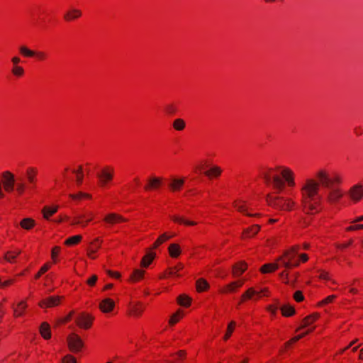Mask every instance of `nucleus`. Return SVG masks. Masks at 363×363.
<instances>
[{"mask_svg": "<svg viewBox=\"0 0 363 363\" xmlns=\"http://www.w3.org/2000/svg\"><path fill=\"white\" fill-rule=\"evenodd\" d=\"M343 182L342 177L336 172H330L327 169H318L314 177L306 178L300 186L301 203L303 211L314 215L323 208L320 187L329 189L327 200L330 203H337L344 196L343 190L338 186Z\"/></svg>", "mask_w": 363, "mask_h": 363, "instance_id": "1", "label": "nucleus"}, {"mask_svg": "<svg viewBox=\"0 0 363 363\" xmlns=\"http://www.w3.org/2000/svg\"><path fill=\"white\" fill-rule=\"evenodd\" d=\"M38 173V168L34 166L26 168L24 178L16 179L11 172H3L1 180L0 179V199L5 198V193L11 194L16 191L18 196H22L26 191H35L37 189Z\"/></svg>", "mask_w": 363, "mask_h": 363, "instance_id": "2", "label": "nucleus"}, {"mask_svg": "<svg viewBox=\"0 0 363 363\" xmlns=\"http://www.w3.org/2000/svg\"><path fill=\"white\" fill-rule=\"evenodd\" d=\"M262 175L265 184L277 194L296 186L295 172L287 166L268 168L263 171Z\"/></svg>", "mask_w": 363, "mask_h": 363, "instance_id": "3", "label": "nucleus"}, {"mask_svg": "<svg viewBox=\"0 0 363 363\" xmlns=\"http://www.w3.org/2000/svg\"><path fill=\"white\" fill-rule=\"evenodd\" d=\"M266 202L269 206L281 211L291 212L298 208V202L294 198L288 196L269 194L266 196Z\"/></svg>", "mask_w": 363, "mask_h": 363, "instance_id": "4", "label": "nucleus"}, {"mask_svg": "<svg viewBox=\"0 0 363 363\" xmlns=\"http://www.w3.org/2000/svg\"><path fill=\"white\" fill-rule=\"evenodd\" d=\"M319 318L320 314L318 313H313L305 317L301 322V326L296 330V332H300V333L295 335L288 342H286V347L291 346V345L296 343L302 337L312 333L315 330V327L311 325L313 324L315 321H317L319 319Z\"/></svg>", "mask_w": 363, "mask_h": 363, "instance_id": "5", "label": "nucleus"}, {"mask_svg": "<svg viewBox=\"0 0 363 363\" xmlns=\"http://www.w3.org/2000/svg\"><path fill=\"white\" fill-rule=\"evenodd\" d=\"M308 259V257L305 253L298 254L297 251H285L284 255L279 258L278 262L280 266L289 268L296 267Z\"/></svg>", "mask_w": 363, "mask_h": 363, "instance_id": "6", "label": "nucleus"}, {"mask_svg": "<svg viewBox=\"0 0 363 363\" xmlns=\"http://www.w3.org/2000/svg\"><path fill=\"white\" fill-rule=\"evenodd\" d=\"M271 291L268 287H255L247 288L240 296V303L249 301H258L262 298L269 297Z\"/></svg>", "mask_w": 363, "mask_h": 363, "instance_id": "7", "label": "nucleus"}, {"mask_svg": "<svg viewBox=\"0 0 363 363\" xmlns=\"http://www.w3.org/2000/svg\"><path fill=\"white\" fill-rule=\"evenodd\" d=\"M115 167L113 165L103 166L97 172L98 185L103 189L108 188L113 181Z\"/></svg>", "mask_w": 363, "mask_h": 363, "instance_id": "8", "label": "nucleus"}, {"mask_svg": "<svg viewBox=\"0 0 363 363\" xmlns=\"http://www.w3.org/2000/svg\"><path fill=\"white\" fill-rule=\"evenodd\" d=\"M146 309L145 304L141 301L131 299L126 306V315L133 319L140 318Z\"/></svg>", "mask_w": 363, "mask_h": 363, "instance_id": "9", "label": "nucleus"}, {"mask_svg": "<svg viewBox=\"0 0 363 363\" xmlns=\"http://www.w3.org/2000/svg\"><path fill=\"white\" fill-rule=\"evenodd\" d=\"M348 198L357 203L363 199V183L359 182L352 186L347 192Z\"/></svg>", "mask_w": 363, "mask_h": 363, "instance_id": "10", "label": "nucleus"}, {"mask_svg": "<svg viewBox=\"0 0 363 363\" xmlns=\"http://www.w3.org/2000/svg\"><path fill=\"white\" fill-rule=\"evenodd\" d=\"M233 208L240 213L248 217H260L259 213H253L252 210L249 207L246 201L242 200H235L233 202Z\"/></svg>", "mask_w": 363, "mask_h": 363, "instance_id": "11", "label": "nucleus"}, {"mask_svg": "<svg viewBox=\"0 0 363 363\" xmlns=\"http://www.w3.org/2000/svg\"><path fill=\"white\" fill-rule=\"evenodd\" d=\"M164 184V178L162 177L150 176L144 186L145 191H156L160 190Z\"/></svg>", "mask_w": 363, "mask_h": 363, "instance_id": "12", "label": "nucleus"}, {"mask_svg": "<svg viewBox=\"0 0 363 363\" xmlns=\"http://www.w3.org/2000/svg\"><path fill=\"white\" fill-rule=\"evenodd\" d=\"M245 284L244 279H238L231 281L219 289V293L222 294H230L237 293Z\"/></svg>", "mask_w": 363, "mask_h": 363, "instance_id": "13", "label": "nucleus"}, {"mask_svg": "<svg viewBox=\"0 0 363 363\" xmlns=\"http://www.w3.org/2000/svg\"><path fill=\"white\" fill-rule=\"evenodd\" d=\"M67 343L69 350L72 352H79L84 345L81 337L75 333H72L68 336Z\"/></svg>", "mask_w": 363, "mask_h": 363, "instance_id": "14", "label": "nucleus"}, {"mask_svg": "<svg viewBox=\"0 0 363 363\" xmlns=\"http://www.w3.org/2000/svg\"><path fill=\"white\" fill-rule=\"evenodd\" d=\"M94 318L89 313H82L76 319L77 326L82 329H89L93 324Z\"/></svg>", "mask_w": 363, "mask_h": 363, "instance_id": "15", "label": "nucleus"}, {"mask_svg": "<svg viewBox=\"0 0 363 363\" xmlns=\"http://www.w3.org/2000/svg\"><path fill=\"white\" fill-rule=\"evenodd\" d=\"M63 296H51L42 299L38 306L43 309L52 308L60 305Z\"/></svg>", "mask_w": 363, "mask_h": 363, "instance_id": "16", "label": "nucleus"}, {"mask_svg": "<svg viewBox=\"0 0 363 363\" xmlns=\"http://www.w3.org/2000/svg\"><path fill=\"white\" fill-rule=\"evenodd\" d=\"M115 301L111 298H106L102 299L99 304L100 311L104 313H112L115 308Z\"/></svg>", "mask_w": 363, "mask_h": 363, "instance_id": "17", "label": "nucleus"}, {"mask_svg": "<svg viewBox=\"0 0 363 363\" xmlns=\"http://www.w3.org/2000/svg\"><path fill=\"white\" fill-rule=\"evenodd\" d=\"M260 225L257 224L252 225L243 229L241 234L242 240H247L254 238L260 230Z\"/></svg>", "mask_w": 363, "mask_h": 363, "instance_id": "18", "label": "nucleus"}, {"mask_svg": "<svg viewBox=\"0 0 363 363\" xmlns=\"http://www.w3.org/2000/svg\"><path fill=\"white\" fill-rule=\"evenodd\" d=\"M223 169L218 165H212L203 172L204 175L209 179H217L223 174Z\"/></svg>", "mask_w": 363, "mask_h": 363, "instance_id": "19", "label": "nucleus"}, {"mask_svg": "<svg viewBox=\"0 0 363 363\" xmlns=\"http://www.w3.org/2000/svg\"><path fill=\"white\" fill-rule=\"evenodd\" d=\"M104 222H106L108 224L115 225V224L126 222L127 219L123 218L122 216H121L119 214H117L115 213H111L107 214L104 217Z\"/></svg>", "mask_w": 363, "mask_h": 363, "instance_id": "20", "label": "nucleus"}, {"mask_svg": "<svg viewBox=\"0 0 363 363\" xmlns=\"http://www.w3.org/2000/svg\"><path fill=\"white\" fill-rule=\"evenodd\" d=\"M82 12L80 9H70L65 13L63 16V19L66 22H71L77 19H79L82 16Z\"/></svg>", "mask_w": 363, "mask_h": 363, "instance_id": "21", "label": "nucleus"}, {"mask_svg": "<svg viewBox=\"0 0 363 363\" xmlns=\"http://www.w3.org/2000/svg\"><path fill=\"white\" fill-rule=\"evenodd\" d=\"M145 274V271L142 269H135L130 274L128 281L130 284H136L142 281Z\"/></svg>", "mask_w": 363, "mask_h": 363, "instance_id": "22", "label": "nucleus"}, {"mask_svg": "<svg viewBox=\"0 0 363 363\" xmlns=\"http://www.w3.org/2000/svg\"><path fill=\"white\" fill-rule=\"evenodd\" d=\"M247 269V264L244 261L235 263L233 266L232 274L234 277H240Z\"/></svg>", "mask_w": 363, "mask_h": 363, "instance_id": "23", "label": "nucleus"}, {"mask_svg": "<svg viewBox=\"0 0 363 363\" xmlns=\"http://www.w3.org/2000/svg\"><path fill=\"white\" fill-rule=\"evenodd\" d=\"M60 208L59 205H51V206H45L42 209V213L43 218L49 220L50 218L55 214L58 209Z\"/></svg>", "mask_w": 363, "mask_h": 363, "instance_id": "24", "label": "nucleus"}, {"mask_svg": "<svg viewBox=\"0 0 363 363\" xmlns=\"http://www.w3.org/2000/svg\"><path fill=\"white\" fill-rule=\"evenodd\" d=\"M27 303L24 300L19 301L16 304H13V310L14 317L18 318L23 315L27 308Z\"/></svg>", "mask_w": 363, "mask_h": 363, "instance_id": "25", "label": "nucleus"}, {"mask_svg": "<svg viewBox=\"0 0 363 363\" xmlns=\"http://www.w3.org/2000/svg\"><path fill=\"white\" fill-rule=\"evenodd\" d=\"M185 182V179L184 178L178 179L173 178L171 179L169 186L172 191H179L182 190Z\"/></svg>", "mask_w": 363, "mask_h": 363, "instance_id": "26", "label": "nucleus"}, {"mask_svg": "<svg viewBox=\"0 0 363 363\" xmlns=\"http://www.w3.org/2000/svg\"><path fill=\"white\" fill-rule=\"evenodd\" d=\"M69 197L74 201L80 202L86 200H91L92 196L90 194L79 191L76 194H70Z\"/></svg>", "mask_w": 363, "mask_h": 363, "instance_id": "27", "label": "nucleus"}, {"mask_svg": "<svg viewBox=\"0 0 363 363\" xmlns=\"http://www.w3.org/2000/svg\"><path fill=\"white\" fill-rule=\"evenodd\" d=\"M172 238V235L167 234V233L162 234L158 237V238L154 242L152 246L147 250H156L162 246L163 243L167 242Z\"/></svg>", "mask_w": 363, "mask_h": 363, "instance_id": "28", "label": "nucleus"}, {"mask_svg": "<svg viewBox=\"0 0 363 363\" xmlns=\"http://www.w3.org/2000/svg\"><path fill=\"white\" fill-rule=\"evenodd\" d=\"M265 310L269 314L271 320H274L277 317L279 310H280L279 302L277 301L267 305Z\"/></svg>", "mask_w": 363, "mask_h": 363, "instance_id": "29", "label": "nucleus"}, {"mask_svg": "<svg viewBox=\"0 0 363 363\" xmlns=\"http://www.w3.org/2000/svg\"><path fill=\"white\" fill-rule=\"evenodd\" d=\"M279 266L280 264L279 262L276 263H267L262 265L260 267L259 271L262 274L272 273L275 272Z\"/></svg>", "mask_w": 363, "mask_h": 363, "instance_id": "30", "label": "nucleus"}, {"mask_svg": "<svg viewBox=\"0 0 363 363\" xmlns=\"http://www.w3.org/2000/svg\"><path fill=\"white\" fill-rule=\"evenodd\" d=\"M171 220L178 224L180 225H184L187 226H194L197 224L195 221H190L186 219H185L184 217L178 216V215H173L171 216Z\"/></svg>", "mask_w": 363, "mask_h": 363, "instance_id": "31", "label": "nucleus"}, {"mask_svg": "<svg viewBox=\"0 0 363 363\" xmlns=\"http://www.w3.org/2000/svg\"><path fill=\"white\" fill-rule=\"evenodd\" d=\"M171 220L178 224L180 225H184L187 226H194L197 224L195 221H190L186 219H185L184 217L178 216V215H173L171 216Z\"/></svg>", "mask_w": 363, "mask_h": 363, "instance_id": "32", "label": "nucleus"}, {"mask_svg": "<svg viewBox=\"0 0 363 363\" xmlns=\"http://www.w3.org/2000/svg\"><path fill=\"white\" fill-rule=\"evenodd\" d=\"M39 331L43 339L49 340L51 338L50 326L48 323L43 322L40 326Z\"/></svg>", "mask_w": 363, "mask_h": 363, "instance_id": "33", "label": "nucleus"}, {"mask_svg": "<svg viewBox=\"0 0 363 363\" xmlns=\"http://www.w3.org/2000/svg\"><path fill=\"white\" fill-rule=\"evenodd\" d=\"M184 316V311L182 309H178L169 318V324L170 325H174L179 323Z\"/></svg>", "mask_w": 363, "mask_h": 363, "instance_id": "34", "label": "nucleus"}, {"mask_svg": "<svg viewBox=\"0 0 363 363\" xmlns=\"http://www.w3.org/2000/svg\"><path fill=\"white\" fill-rule=\"evenodd\" d=\"M237 327V323L235 320H231L227 325L225 334L223 335V340L224 341L228 340L234 333L235 328Z\"/></svg>", "mask_w": 363, "mask_h": 363, "instance_id": "35", "label": "nucleus"}, {"mask_svg": "<svg viewBox=\"0 0 363 363\" xmlns=\"http://www.w3.org/2000/svg\"><path fill=\"white\" fill-rule=\"evenodd\" d=\"M19 225L21 228L30 230L35 226L36 223L35 220L31 218H26L20 221Z\"/></svg>", "mask_w": 363, "mask_h": 363, "instance_id": "36", "label": "nucleus"}, {"mask_svg": "<svg viewBox=\"0 0 363 363\" xmlns=\"http://www.w3.org/2000/svg\"><path fill=\"white\" fill-rule=\"evenodd\" d=\"M155 258V253L152 251H150L149 253L146 254L141 260L140 266L143 268H147L149 265L152 262L154 259Z\"/></svg>", "mask_w": 363, "mask_h": 363, "instance_id": "37", "label": "nucleus"}, {"mask_svg": "<svg viewBox=\"0 0 363 363\" xmlns=\"http://www.w3.org/2000/svg\"><path fill=\"white\" fill-rule=\"evenodd\" d=\"M82 239V237L80 235H74V236L67 238L64 241V245L66 247H72L77 245L78 243H79L81 242Z\"/></svg>", "mask_w": 363, "mask_h": 363, "instance_id": "38", "label": "nucleus"}, {"mask_svg": "<svg viewBox=\"0 0 363 363\" xmlns=\"http://www.w3.org/2000/svg\"><path fill=\"white\" fill-rule=\"evenodd\" d=\"M280 311L284 317H291L296 313L295 308L289 304H285L281 306Z\"/></svg>", "mask_w": 363, "mask_h": 363, "instance_id": "39", "label": "nucleus"}, {"mask_svg": "<svg viewBox=\"0 0 363 363\" xmlns=\"http://www.w3.org/2000/svg\"><path fill=\"white\" fill-rule=\"evenodd\" d=\"M74 175V180H75L77 185H81L84 179V172L82 166L75 168Z\"/></svg>", "mask_w": 363, "mask_h": 363, "instance_id": "40", "label": "nucleus"}, {"mask_svg": "<svg viewBox=\"0 0 363 363\" xmlns=\"http://www.w3.org/2000/svg\"><path fill=\"white\" fill-rule=\"evenodd\" d=\"M11 72L13 77L20 79L25 75L24 68L19 65L11 66Z\"/></svg>", "mask_w": 363, "mask_h": 363, "instance_id": "41", "label": "nucleus"}, {"mask_svg": "<svg viewBox=\"0 0 363 363\" xmlns=\"http://www.w3.org/2000/svg\"><path fill=\"white\" fill-rule=\"evenodd\" d=\"M196 288L198 292L206 291L209 289V284L204 279H199L196 283Z\"/></svg>", "mask_w": 363, "mask_h": 363, "instance_id": "42", "label": "nucleus"}, {"mask_svg": "<svg viewBox=\"0 0 363 363\" xmlns=\"http://www.w3.org/2000/svg\"><path fill=\"white\" fill-rule=\"evenodd\" d=\"M75 168L66 167L62 173L65 182L74 180V174Z\"/></svg>", "mask_w": 363, "mask_h": 363, "instance_id": "43", "label": "nucleus"}, {"mask_svg": "<svg viewBox=\"0 0 363 363\" xmlns=\"http://www.w3.org/2000/svg\"><path fill=\"white\" fill-rule=\"evenodd\" d=\"M172 127L175 130L182 131L186 128V122L182 118H177L174 120Z\"/></svg>", "mask_w": 363, "mask_h": 363, "instance_id": "44", "label": "nucleus"}, {"mask_svg": "<svg viewBox=\"0 0 363 363\" xmlns=\"http://www.w3.org/2000/svg\"><path fill=\"white\" fill-rule=\"evenodd\" d=\"M177 303L182 306L189 307L191 305V299L188 296L182 294L178 296Z\"/></svg>", "mask_w": 363, "mask_h": 363, "instance_id": "45", "label": "nucleus"}, {"mask_svg": "<svg viewBox=\"0 0 363 363\" xmlns=\"http://www.w3.org/2000/svg\"><path fill=\"white\" fill-rule=\"evenodd\" d=\"M20 55L25 57H33V51L26 45H21L18 48Z\"/></svg>", "mask_w": 363, "mask_h": 363, "instance_id": "46", "label": "nucleus"}, {"mask_svg": "<svg viewBox=\"0 0 363 363\" xmlns=\"http://www.w3.org/2000/svg\"><path fill=\"white\" fill-rule=\"evenodd\" d=\"M318 277H319V279H320L322 280L330 281L333 285L337 284V282L334 279H331V276L329 274V272H328L326 271H323V270L320 271L319 272Z\"/></svg>", "mask_w": 363, "mask_h": 363, "instance_id": "47", "label": "nucleus"}, {"mask_svg": "<svg viewBox=\"0 0 363 363\" xmlns=\"http://www.w3.org/2000/svg\"><path fill=\"white\" fill-rule=\"evenodd\" d=\"M18 255V251H6L4 259L9 262H13Z\"/></svg>", "mask_w": 363, "mask_h": 363, "instance_id": "48", "label": "nucleus"}, {"mask_svg": "<svg viewBox=\"0 0 363 363\" xmlns=\"http://www.w3.org/2000/svg\"><path fill=\"white\" fill-rule=\"evenodd\" d=\"M33 57L38 61H45L48 58V55L44 51H33Z\"/></svg>", "mask_w": 363, "mask_h": 363, "instance_id": "49", "label": "nucleus"}, {"mask_svg": "<svg viewBox=\"0 0 363 363\" xmlns=\"http://www.w3.org/2000/svg\"><path fill=\"white\" fill-rule=\"evenodd\" d=\"M352 223L353 224L345 228V231L350 232V231H357V230H363V224H357V223H356L357 222H354V220Z\"/></svg>", "mask_w": 363, "mask_h": 363, "instance_id": "50", "label": "nucleus"}, {"mask_svg": "<svg viewBox=\"0 0 363 363\" xmlns=\"http://www.w3.org/2000/svg\"><path fill=\"white\" fill-rule=\"evenodd\" d=\"M335 298H336L335 295H330V296H327L326 298H325L324 299H323L322 301H320L318 303V306L321 307V306H323L328 303H330L335 299Z\"/></svg>", "mask_w": 363, "mask_h": 363, "instance_id": "51", "label": "nucleus"}, {"mask_svg": "<svg viewBox=\"0 0 363 363\" xmlns=\"http://www.w3.org/2000/svg\"><path fill=\"white\" fill-rule=\"evenodd\" d=\"M62 363H77V359L74 356L71 354H67L63 357Z\"/></svg>", "mask_w": 363, "mask_h": 363, "instance_id": "52", "label": "nucleus"}, {"mask_svg": "<svg viewBox=\"0 0 363 363\" xmlns=\"http://www.w3.org/2000/svg\"><path fill=\"white\" fill-rule=\"evenodd\" d=\"M102 242H103V240H102L101 238H96L91 242V248L100 247L101 246Z\"/></svg>", "mask_w": 363, "mask_h": 363, "instance_id": "53", "label": "nucleus"}, {"mask_svg": "<svg viewBox=\"0 0 363 363\" xmlns=\"http://www.w3.org/2000/svg\"><path fill=\"white\" fill-rule=\"evenodd\" d=\"M15 282H16L15 279H10L6 280L3 282H0V287L1 288L9 287V286L13 285Z\"/></svg>", "mask_w": 363, "mask_h": 363, "instance_id": "54", "label": "nucleus"}, {"mask_svg": "<svg viewBox=\"0 0 363 363\" xmlns=\"http://www.w3.org/2000/svg\"><path fill=\"white\" fill-rule=\"evenodd\" d=\"M294 299L296 302H301V301H303V299H304V296L303 295V293L301 291H296L294 294Z\"/></svg>", "mask_w": 363, "mask_h": 363, "instance_id": "55", "label": "nucleus"}, {"mask_svg": "<svg viewBox=\"0 0 363 363\" xmlns=\"http://www.w3.org/2000/svg\"><path fill=\"white\" fill-rule=\"evenodd\" d=\"M208 165H207V162L206 161H201V163L199 164H198L196 167V172H202L205 169L206 167H207Z\"/></svg>", "mask_w": 363, "mask_h": 363, "instance_id": "56", "label": "nucleus"}, {"mask_svg": "<svg viewBox=\"0 0 363 363\" xmlns=\"http://www.w3.org/2000/svg\"><path fill=\"white\" fill-rule=\"evenodd\" d=\"M288 276H289V274L286 271H284L280 274V279L284 284H288L289 283Z\"/></svg>", "mask_w": 363, "mask_h": 363, "instance_id": "57", "label": "nucleus"}, {"mask_svg": "<svg viewBox=\"0 0 363 363\" xmlns=\"http://www.w3.org/2000/svg\"><path fill=\"white\" fill-rule=\"evenodd\" d=\"M98 279V277L96 275H92L87 281H86V283L89 286H94L96 283V281Z\"/></svg>", "mask_w": 363, "mask_h": 363, "instance_id": "58", "label": "nucleus"}, {"mask_svg": "<svg viewBox=\"0 0 363 363\" xmlns=\"http://www.w3.org/2000/svg\"><path fill=\"white\" fill-rule=\"evenodd\" d=\"M107 274L111 277H113V278L116 279H120V277H121V274L118 272H116V271L108 270L107 271Z\"/></svg>", "mask_w": 363, "mask_h": 363, "instance_id": "59", "label": "nucleus"}, {"mask_svg": "<svg viewBox=\"0 0 363 363\" xmlns=\"http://www.w3.org/2000/svg\"><path fill=\"white\" fill-rule=\"evenodd\" d=\"M60 251H52L51 258L53 263H56L59 260Z\"/></svg>", "mask_w": 363, "mask_h": 363, "instance_id": "60", "label": "nucleus"}, {"mask_svg": "<svg viewBox=\"0 0 363 363\" xmlns=\"http://www.w3.org/2000/svg\"><path fill=\"white\" fill-rule=\"evenodd\" d=\"M51 267V264L50 262L45 263L39 270L40 274H45Z\"/></svg>", "mask_w": 363, "mask_h": 363, "instance_id": "61", "label": "nucleus"}, {"mask_svg": "<svg viewBox=\"0 0 363 363\" xmlns=\"http://www.w3.org/2000/svg\"><path fill=\"white\" fill-rule=\"evenodd\" d=\"M11 65H19V64L21 62V60L18 56H13L11 59Z\"/></svg>", "mask_w": 363, "mask_h": 363, "instance_id": "62", "label": "nucleus"}, {"mask_svg": "<svg viewBox=\"0 0 363 363\" xmlns=\"http://www.w3.org/2000/svg\"><path fill=\"white\" fill-rule=\"evenodd\" d=\"M352 240H350L348 241L342 242L340 245V247L341 248H347V247H352Z\"/></svg>", "mask_w": 363, "mask_h": 363, "instance_id": "63", "label": "nucleus"}, {"mask_svg": "<svg viewBox=\"0 0 363 363\" xmlns=\"http://www.w3.org/2000/svg\"><path fill=\"white\" fill-rule=\"evenodd\" d=\"M181 247L179 246V244L177 243H172L171 245H169V246L168 247L167 250H180Z\"/></svg>", "mask_w": 363, "mask_h": 363, "instance_id": "64", "label": "nucleus"}]
</instances>
